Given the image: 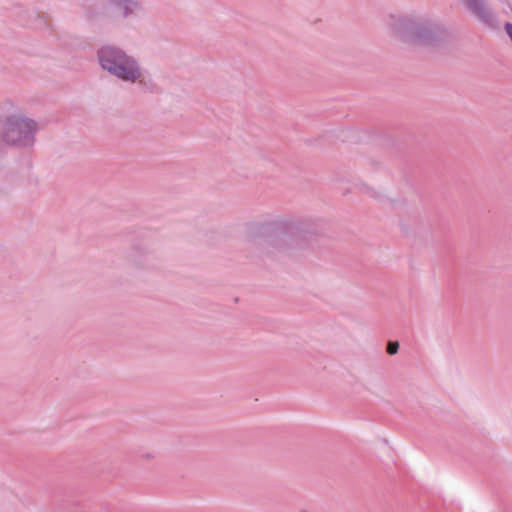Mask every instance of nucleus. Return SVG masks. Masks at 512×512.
Instances as JSON below:
<instances>
[{"label": "nucleus", "mask_w": 512, "mask_h": 512, "mask_svg": "<svg viewBox=\"0 0 512 512\" xmlns=\"http://www.w3.org/2000/svg\"><path fill=\"white\" fill-rule=\"evenodd\" d=\"M389 25L394 36L401 41L429 48L440 47L447 35L445 20L435 17L392 15Z\"/></svg>", "instance_id": "nucleus-1"}, {"label": "nucleus", "mask_w": 512, "mask_h": 512, "mask_svg": "<svg viewBox=\"0 0 512 512\" xmlns=\"http://www.w3.org/2000/svg\"><path fill=\"white\" fill-rule=\"evenodd\" d=\"M97 55L102 69L114 77L127 83H135L139 79V62L121 48L106 45L98 50Z\"/></svg>", "instance_id": "nucleus-2"}, {"label": "nucleus", "mask_w": 512, "mask_h": 512, "mask_svg": "<svg viewBox=\"0 0 512 512\" xmlns=\"http://www.w3.org/2000/svg\"><path fill=\"white\" fill-rule=\"evenodd\" d=\"M38 123L23 113H13L5 118L1 140L10 146L30 148L35 143Z\"/></svg>", "instance_id": "nucleus-3"}, {"label": "nucleus", "mask_w": 512, "mask_h": 512, "mask_svg": "<svg viewBox=\"0 0 512 512\" xmlns=\"http://www.w3.org/2000/svg\"><path fill=\"white\" fill-rule=\"evenodd\" d=\"M108 9L118 11L123 19L138 16L143 12L141 0H106Z\"/></svg>", "instance_id": "nucleus-4"}, {"label": "nucleus", "mask_w": 512, "mask_h": 512, "mask_svg": "<svg viewBox=\"0 0 512 512\" xmlns=\"http://www.w3.org/2000/svg\"><path fill=\"white\" fill-rule=\"evenodd\" d=\"M469 11L483 24L492 27L494 17L485 0H464Z\"/></svg>", "instance_id": "nucleus-5"}, {"label": "nucleus", "mask_w": 512, "mask_h": 512, "mask_svg": "<svg viewBox=\"0 0 512 512\" xmlns=\"http://www.w3.org/2000/svg\"><path fill=\"white\" fill-rule=\"evenodd\" d=\"M290 240V235L284 231L282 226H275L273 228L272 234L269 236V243L275 246L278 249H284L288 241Z\"/></svg>", "instance_id": "nucleus-6"}, {"label": "nucleus", "mask_w": 512, "mask_h": 512, "mask_svg": "<svg viewBox=\"0 0 512 512\" xmlns=\"http://www.w3.org/2000/svg\"><path fill=\"white\" fill-rule=\"evenodd\" d=\"M135 83H138L139 87L144 91L150 93H156L159 91L158 85L153 81V79L142 69L140 66V77L136 80Z\"/></svg>", "instance_id": "nucleus-7"}, {"label": "nucleus", "mask_w": 512, "mask_h": 512, "mask_svg": "<svg viewBox=\"0 0 512 512\" xmlns=\"http://www.w3.org/2000/svg\"><path fill=\"white\" fill-rule=\"evenodd\" d=\"M399 344L398 342L390 341L387 345V353L390 355H394L398 352Z\"/></svg>", "instance_id": "nucleus-8"}, {"label": "nucleus", "mask_w": 512, "mask_h": 512, "mask_svg": "<svg viewBox=\"0 0 512 512\" xmlns=\"http://www.w3.org/2000/svg\"><path fill=\"white\" fill-rule=\"evenodd\" d=\"M506 34L509 36V38L512 41V23L507 22L504 26Z\"/></svg>", "instance_id": "nucleus-9"}, {"label": "nucleus", "mask_w": 512, "mask_h": 512, "mask_svg": "<svg viewBox=\"0 0 512 512\" xmlns=\"http://www.w3.org/2000/svg\"><path fill=\"white\" fill-rule=\"evenodd\" d=\"M300 512H307V511L302 510V511H300Z\"/></svg>", "instance_id": "nucleus-10"}]
</instances>
